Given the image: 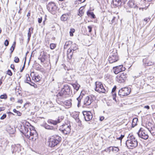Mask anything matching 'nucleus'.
<instances>
[{"instance_id":"1","label":"nucleus","mask_w":155,"mask_h":155,"mask_svg":"<svg viewBox=\"0 0 155 155\" xmlns=\"http://www.w3.org/2000/svg\"><path fill=\"white\" fill-rule=\"evenodd\" d=\"M32 128L31 130L28 126H21V131L27 138L35 141L38 138V134L33 127H32Z\"/></svg>"},{"instance_id":"2","label":"nucleus","mask_w":155,"mask_h":155,"mask_svg":"<svg viewBox=\"0 0 155 155\" xmlns=\"http://www.w3.org/2000/svg\"><path fill=\"white\" fill-rule=\"evenodd\" d=\"M72 93V91L70 87L68 84H65L63 88L61 91L59 92L56 96L58 98H61L66 97L67 95H70Z\"/></svg>"},{"instance_id":"3","label":"nucleus","mask_w":155,"mask_h":155,"mask_svg":"<svg viewBox=\"0 0 155 155\" xmlns=\"http://www.w3.org/2000/svg\"><path fill=\"white\" fill-rule=\"evenodd\" d=\"M61 140V138L58 135L52 136L48 141L49 146L50 147H53L57 145Z\"/></svg>"},{"instance_id":"4","label":"nucleus","mask_w":155,"mask_h":155,"mask_svg":"<svg viewBox=\"0 0 155 155\" xmlns=\"http://www.w3.org/2000/svg\"><path fill=\"white\" fill-rule=\"evenodd\" d=\"M131 139L128 140L126 141V144L129 148H132L136 147L138 145L137 141L134 137H130Z\"/></svg>"},{"instance_id":"5","label":"nucleus","mask_w":155,"mask_h":155,"mask_svg":"<svg viewBox=\"0 0 155 155\" xmlns=\"http://www.w3.org/2000/svg\"><path fill=\"white\" fill-rule=\"evenodd\" d=\"M71 126L67 124H63L60 126L59 130L65 135L69 134L71 132Z\"/></svg>"},{"instance_id":"6","label":"nucleus","mask_w":155,"mask_h":155,"mask_svg":"<svg viewBox=\"0 0 155 155\" xmlns=\"http://www.w3.org/2000/svg\"><path fill=\"white\" fill-rule=\"evenodd\" d=\"M47 8L50 12L53 14L57 10V6L54 2H51L47 5Z\"/></svg>"},{"instance_id":"7","label":"nucleus","mask_w":155,"mask_h":155,"mask_svg":"<svg viewBox=\"0 0 155 155\" xmlns=\"http://www.w3.org/2000/svg\"><path fill=\"white\" fill-rule=\"evenodd\" d=\"M118 60L117 53L116 51H113L111 53L109 57L108 58V61L110 63H113L117 61Z\"/></svg>"},{"instance_id":"8","label":"nucleus","mask_w":155,"mask_h":155,"mask_svg":"<svg viewBox=\"0 0 155 155\" xmlns=\"http://www.w3.org/2000/svg\"><path fill=\"white\" fill-rule=\"evenodd\" d=\"M96 87L95 90L99 93H105L106 90L104 87L102 83L100 82L97 81L95 82Z\"/></svg>"},{"instance_id":"9","label":"nucleus","mask_w":155,"mask_h":155,"mask_svg":"<svg viewBox=\"0 0 155 155\" xmlns=\"http://www.w3.org/2000/svg\"><path fill=\"white\" fill-rule=\"evenodd\" d=\"M130 88L128 87H124L121 88L118 92V94L121 97L129 95L130 92Z\"/></svg>"},{"instance_id":"10","label":"nucleus","mask_w":155,"mask_h":155,"mask_svg":"<svg viewBox=\"0 0 155 155\" xmlns=\"http://www.w3.org/2000/svg\"><path fill=\"white\" fill-rule=\"evenodd\" d=\"M137 134L140 137L144 140L147 139L149 137L146 131L142 128H140Z\"/></svg>"},{"instance_id":"11","label":"nucleus","mask_w":155,"mask_h":155,"mask_svg":"<svg viewBox=\"0 0 155 155\" xmlns=\"http://www.w3.org/2000/svg\"><path fill=\"white\" fill-rule=\"evenodd\" d=\"M127 74L124 73H121L120 75H118L117 77V80L119 83L124 82L126 80Z\"/></svg>"},{"instance_id":"12","label":"nucleus","mask_w":155,"mask_h":155,"mask_svg":"<svg viewBox=\"0 0 155 155\" xmlns=\"http://www.w3.org/2000/svg\"><path fill=\"white\" fill-rule=\"evenodd\" d=\"M85 120L86 121L91 120L93 117V115L90 111H84L82 112Z\"/></svg>"},{"instance_id":"13","label":"nucleus","mask_w":155,"mask_h":155,"mask_svg":"<svg viewBox=\"0 0 155 155\" xmlns=\"http://www.w3.org/2000/svg\"><path fill=\"white\" fill-rule=\"evenodd\" d=\"M125 69V68L123 67L122 65L115 66L113 68L114 72L115 74H118L119 73L124 71Z\"/></svg>"},{"instance_id":"14","label":"nucleus","mask_w":155,"mask_h":155,"mask_svg":"<svg viewBox=\"0 0 155 155\" xmlns=\"http://www.w3.org/2000/svg\"><path fill=\"white\" fill-rule=\"evenodd\" d=\"M64 117L63 116L59 117L57 120H53L51 119H49L48 120V123L49 124H52L54 125H56L58 123L61 122L64 119Z\"/></svg>"},{"instance_id":"15","label":"nucleus","mask_w":155,"mask_h":155,"mask_svg":"<svg viewBox=\"0 0 155 155\" xmlns=\"http://www.w3.org/2000/svg\"><path fill=\"white\" fill-rule=\"evenodd\" d=\"M92 102V96H87L84 99L83 101L84 105L85 106L89 105Z\"/></svg>"},{"instance_id":"16","label":"nucleus","mask_w":155,"mask_h":155,"mask_svg":"<svg viewBox=\"0 0 155 155\" xmlns=\"http://www.w3.org/2000/svg\"><path fill=\"white\" fill-rule=\"evenodd\" d=\"M127 6L130 8H133L134 9H137L138 7L135 4L133 0H130L127 3Z\"/></svg>"},{"instance_id":"17","label":"nucleus","mask_w":155,"mask_h":155,"mask_svg":"<svg viewBox=\"0 0 155 155\" xmlns=\"http://www.w3.org/2000/svg\"><path fill=\"white\" fill-rule=\"evenodd\" d=\"M74 51L72 49H68L67 51V55L68 58L69 59H71L73 55Z\"/></svg>"},{"instance_id":"18","label":"nucleus","mask_w":155,"mask_h":155,"mask_svg":"<svg viewBox=\"0 0 155 155\" xmlns=\"http://www.w3.org/2000/svg\"><path fill=\"white\" fill-rule=\"evenodd\" d=\"M113 3L114 5L117 7L120 6L122 2L120 0H113Z\"/></svg>"},{"instance_id":"19","label":"nucleus","mask_w":155,"mask_h":155,"mask_svg":"<svg viewBox=\"0 0 155 155\" xmlns=\"http://www.w3.org/2000/svg\"><path fill=\"white\" fill-rule=\"evenodd\" d=\"M154 127L153 123L151 122H148L146 125V128L149 131Z\"/></svg>"},{"instance_id":"20","label":"nucleus","mask_w":155,"mask_h":155,"mask_svg":"<svg viewBox=\"0 0 155 155\" xmlns=\"http://www.w3.org/2000/svg\"><path fill=\"white\" fill-rule=\"evenodd\" d=\"M33 28H32V27H31L29 28L28 32V41H29L30 40V38L31 37V34L33 33Z\"/></svg>"},{"instance_id":"21","label":"nucleus","mask_w":155,"mask_h":155,"mask_svg":"<svg viewBox=\"0 0 155 155\" xmlns=\"http://www.w3.org/2000/svg\"><path fill=\"white\" fill-rule=\"evenodd\" d=\"M69 15L67 14H63L61 17V20L65 21H66L68 18Z\"/></svg>"},{"instance_id":"22","label":"nucleus","mask_w":155,"mask_h":155,"mask_svg":"<svg viewBox=\"0 0 155 155\" xmlns=\"http://www.w3.org/2000/svg\"><path fill=\"white\" fill-rule=\"evenodd\" d=\"M44 126L45 129H47L53 130L54 129L53 126L49 125L46 123L44 124Z\"/></svg>"},{"instance_id":"23","label":"nucleus","mask_w":155,"mask_h":155,"mask_svg":"<svg viewBox=\"0 0 155 155\" xmlns=\"http://www.w3.org/2000/svg\"><path fill=\"white\" fill-rule=\"evenodd\" d=\"M84 9L83 7H81L79 9V12L78 13V15L80 16V17L82 16L84 14V12L83 11V9Z\"/></svg>"},{"instance_id":"24","label":"nucleus","mask_w":155,"mask_h":155,"mask_svg":"<svg viewBox=\"0 0 155 155\" xmlns=\"http://www.w3.org/2000/svg\"><path fill=\"white\" fill-rule=\"evenodd\" d=\"M12 150L13 153L14 152H15L18 150V147L15 145H12Z\"/></svg>"},{"instance_id":"25","label":"nucleus","mask_w":155,"mask_h":155,"mask_svg":"<svg viewBox=\"0 0 155 155\" xmlns=\"http://www.w3.org/2000/svg\"><path fill=\"white\" fill-rule=\"evenodd\" d=\"M64 104L66 106L70 107L71 105V100H69L66 101L64 102Z\"/></svg>"},{"instance_id":"26","label":"nucleus","mask_w":155,"mask_h":155,"mask_svg":"<svg viewBox=\"0 0 155 155\" xmlns=\"http://www.w3.org/2000/svg\"><path fill=\"white\" fill-rule=\"evenodd\" d=\"M87 14L88 16H91L93 18H95V15L93 12H90L89 11H88Z\"/></svg>"},{"instance_id":"27","label":"nucleus","mask_w":155,"mask_h":155,"mask_svg":"<svg viewBox=\"0 0 155 155\" xmlns=\"http://www.w3.org/2000/svg\"><path fill=\"white\" fill-rule=\"evenodd\" d=\"M137 121L138 119L137 118H134L133 119L132 123V125L133 127H134L136 125Z\"/></svg>"},{"instance_id":"28","label":"nucleus","mask_w":155,"mask_h":155,"mask_svg":"<svg viewBox=\"0 0 155 155\" xmlns=\"http://www.w3.org/2000/svg\"><path fill=\"white\" fill-rule=\"evenodd\" d=\"M74 89L76 90V91H78L80 87V86L79 84H72Z\"/></svg>"},{"instance_id":"29","label":"nucleus","mask_w":155,"mask_h":155,"mask_svg":"<svg viewBox=\"0 0 155 155\" xmlns=\"http://www.w3.org/2000/svg\"><path fill=\"white\" fill-rule=\"evenodd\" d=\"M26 79L25 82L28 84H30V82H31V80L29 74L26 75Z\"/></svg>"},{"instance_id":"30","label":"nucleus","mask_w":155,"mask_h":155,"mask_svg":"<svg viewBox=\"0 0 155 155\" xmlns=\"http://www.w3.org/2000/svg\"><path fill=\"white\" fill-rule=\"evenodd\" d=\"M82 98V96L80 95L78 97L77 99V101H78V107H79L80 106V104L81 103V100Z\"/></svg>"},{"instance_id":"31","label":"nucleus","mask_w":155,"mask_h":155,"mask_svg":"<svg viewBox=\"0 0 155 155\" xmlns=\"http://www.w3.org/2000/svg\"><path fill=\"white\" fill-rule=\"evenodd\" d=\"M153 136H155V127H153L151 130L149 131Z\"/></svg>"},{"instance_id":"32","label":"nucleus","mask_w":155,"mask_h":155,"mask_svg":"<svg viewBox=\"0 0 155 155\" xmlns=\"http://www.w3.org/2000/svg\"><path fill=\"white\" fill-rule=\"evenodd\" d=\"M69 49H72V51H73L76 50L77 49L76 44H74L72 45L71 46V48H69Z\"/></svg>"},{"instance_id":"33","label":"nucleus","mask_w":155,"mask_h":155,"mask_svg":"<svg viewBox=\"0 0 155 155\" xmlns=\"http://www.w3.org/2000/svg\"><path fill=\"white\" fill-rule=\"evenodd\" d=\"M13 111L16 114V115H17L18 116H20L21 114V113L20 112L17 110L15 109H13Z\"/></svg>"},{"instance_id":"34","label":"nucleus","mask_w":155,"mask_h":155,"mask_svg":"<svg viewBox=\"0 0 155 155\" xmlns=\"http://www.w3.org/2000/svg\"><path fill=\"white\" fill-rule=\"evenodd\" d=\"M15 44H16L15 42H14L13 45L11 47V48L10 49L11 51V53H12L13 52V51L14 50V49H15Z\"/></svg>"},{"instance_id":"35","label":"nucleus","mask_w":155,"mask_h":155,"mask_svg":"<svg viewBox=\"0 0 155 155\" xmlns=\"http://www.w3.org/2000/svg\"><path fill=\"white\" fill-rule=\"evenodd\" d=\"M38 59L41 61L42 63L44 62L45 60V57H43V56H40L38 58Z\"/></svg>"},{"instance_id":"36","label":"nucleus","mask_w":155,"mask_h":155,"mask_svg":"<svg viewBox=\"0 0 155 155\" xmlns=\"http://www.w3.org/2000/svg\"><path fill=\"white\" fill-rule=\"evenodd\" d=\"M56 47V44L54 43H51L50 45V48L51 49L53 50Z\"/></svg>"},{"instance_id":"37","label":"nucleus","mask_w":155,"mask_h":155,"mask_svg":"<svg viewBox=\"0 0 155 155\" xmlns=\"http://www.w3.org/2000/svg\"><path fill=\"white\" fill-rule=\"evenodd\" d=\"M74 118L75 119L77 122H79L80 121V120L78 117V114H76L74 117Z\"/></svg>"},{"instance_id":"38","label":"nucleus","mask_w":155,"mask_h":155,"mask_svg":"<svg viewBox=\"0 0 155 155\" xmlns=\"http://www.w3.org/2000/svg\"><path fill=\"white\" fill-rule=\"evenodd\" d=\"M7 97V96L6 94L2 95L0 96V98L1 99H6Z\"/></svg>"},{"instance_id":"39","label":"nucleus","mask_w":155,"mask_h":155,"mask_svg":"<svg viewBox=\"0 0 155 155\" xmlns=\"http://www.w3.org/2000/svg\"><path fill=\"white\" fill-rule=\"evenodd\" d=\"M75 29L74 28L71 29L70 31V35L71 36H73V33L75 32Z\"/></svg>"},{"instance_id":"40","label":"nucleus","mask_w":155,"mask_h":155,"mask_svg":"<svg viewBox=\"0 0 155 155\" xmlns=\"http://www.w3.org/2000/svg\"><path fill=\"white\" fill-rule=\"evenodd\" d=\"M112 148V151H115L117 152L119 151V148L117 147H111Z\"/></svg>"},{"instance_id":"41","label":"nucleus","mask_w":155,"mask_h":155,"mask_svg":"<svg viewBox=\"0 0 155 155\" xmlns=\"http://www.w3.org/2000/svg\"><path fill=\"white\" fill-rule=\"evenodd\" d=\"M34 79L37 81H39L40 79V77L38 75L35 76L34 77Z\"/></svg>"},{"instance_id":"42","label":"nucleus","mask_w":155,"mask_h":155,"mask_svg":"<svg viewBox=\"0 0 155 155\" xmlns=\"http://www.w3.org/2000/svg\"><path fill=\"white\" fill-rule=\"evenodd\" d=\"M14 61L15 63H18L19 61V59L18 57H15L14 58Z\"/></svg>"},{"instance_id":"43","label":"nucleus","mask_w":155,"mask_h":155,"mask_svg":"<svg viewBox=\"0 0 155 155\" xmlns=\"http://www.w3.org/2000/svg\"><path fill=\"white\" fill-rule=\"evenodd\" d=\"M67 79L68 80L70 81L72 80V78L71 76L70 75L68 74H67Z\"/></svg>"},{"instance_id":"44","label":"nucleus","mask_w":155,"mask_h":155,"mask_svg":"<svg viewBox=\"0 0 155 155\" xmlns=\"http://www.w3.org/2000/svg\"><path fill=\"white\" fill-rule=\"evenodd\" d=\"M7 74L10 76H12V73L10 70H8L7 71Z\"/></svg>"},{"instance_id":"45","label":"nucleus","mask_w":155,"mask_h":155,"mask_svg":"<svg viewBox=\"0 0 155 155\" xmlns=\"http://www.w3.org/2000/svg\"><path fill=\"white\" fill-rule=\"evenodd\" d=\"M92 27L91 26H88L87 27L88 29V32L90 33L92 31Z\"/></svg>"},{"instance_id":"46","label":"nucleus","mask_w":155,"mask_h":155,"mask_svg":"<svg viewBox=\"0 0 155 155\" xmlns=\"http://www.w3.org/2000/svg\"><path fill=\"white\" fill-rule=\"evenodd\" d=\"M30 75L32 77L33 79L34 78L35 76H36L34 72H32L30 74Z\"/></svg>"},{"instance_id":"47","label":"nucleus","mask_w":155,"mask_h":155,"mask_svg":"<svg viewBox=\"0 0 155 155\" xmlns=\"http://www.w3.org/2000/svg\"><path fill=\"white\" fill-rule=\"evenodd\" d=\"M9 41L7 40H6L4 42V45L6 46H7L9 44Z\"/></svg>"},{"instance_id":"48","label":"nucleus","mask_w":155,"mask_h":155,"mask_svg":"<svg viewBox=\"0 0 155 155\" xmlns=\"http://www.w3.org/2000/svg\"><path fill=\"white\" fill-rule=\"evenodd\" d=\"M6 117V114H4L0 118V119L1 120H3Z\"/></svg>"},{"instance_id":"49","label":"nucleus","mask_w":155,"mask_h":155,"mask_svg":"<svg viewBox=\"0 0 155 155\" xmlns=\"http://www.w3.org/2000/svg\"><path fill=\"white\" fill-rule=\"evenodd\" d=\"M42 21V18L41 17L38 18V22L39 23H41Z\"/></svg>"},{"instance_id":"50","label":"nucleus","mask_w":155,"mask_h":155,"mask_svg":"<svg viewBox=\"0 0 155 155\" xmlns=\"http://www.w3.org/2000/svg\"><path fill=\"white\" fill-rule=\"evenodd\" d=\"M17 102V103H20L21 104L23 103V100L22 99H19L18 100Z\"/></svg>"},{"instance_id":"51","label":"nucleus","mask_w":155,"mask_h":155,"mask_svg":"<svg viewBox=\"0 0 155 155\" xmlns=\"http://www.w3.org/2000/svg\"><path fill=\"white\" fill-rule=\"evenodd\" d=\"M150 20V19L149 18H146L144 19V21L146 22H147Z\"/></svg>"},{"instance_id":"52","label":"nucleus","mask_w":155,"mask_h":155,"mask_svg":"<svg viewBox=\"0 0 155 155\" xmlns=\"http://www.w3.org/2000/svg\"><path fill=\"white\" fill-rule=\"evenodd\" d=\"M116 89V86H114V87L112 89V93H114V91H115Z\"/></svg>"},{"instance_id":"53","label":"nucleus","mask_w":155,"mask_h":155,"mask_svg":"<svg viewBox=\"0 0 155 155\" xmlns=\"http://www.w3.org/2000/svg\"><path fill=\"white\" fill-rule=\"evenodd\" d=\"M30 14H31V11H29L28 12L27 15V17H28V18H29V16H30Z\"/></svg>"},{"instance_id":"54","label":"nucleus","mask_w":155,"mask_h":155,"mask_svg":"<svg viewBox=\"0 0 155 155\" xmlns=\"http://www.w3.org/2000/svg\"><path fill=\"white\" fill-rule=\"evenodd\" d=\"M15 99L14 97H11L10 98V100L12 101V102H14L15 101Z\"/></svg>"},{"instance_id":"55","label":"nucleus","mask_w":155,"mask_h":155,"mask_svg":"<svg viewBox=\"0 0 155 155\" xmlns=\"http://www.w3.org/2000/svg\"><path fill=\"white\" fill-rule=\"evenodd\" d=\"M147 65L148 66H150V65H152L153 64V63H152V62H148L147 63Z\"/></svg>"},{"instance_id":"56","label":"nucleus","mask_w":155,"mask_h":155,"mask_svg":"<svg viewBox=\"0 0 155 155\" xmlns=\"http://www.w3.org/2000/svg\"><path fill=\"white\" fill-rule=\"evenodd\" d=\"M10 67L11 68L13 69V70H14L15 69V66H14V65L13 64H12L11 65V66H10Z\"/></svg>"},{"instance_id":"57","label":"nucleus","mask_w":155,"mask_h":155,"mask_svg":"<svg viewBox=\"0 0 155 155\" xmlns=\"http://www.w3.org/2000/svg\"><path fill=\"white\" fill-rule=\"evenodd\" d=\"M30 85L32 86H34V85H35V83L32 82L31 81V82H30V84H29Z\"/></svg>"},{"instance_id":"58","label":"nucleus","mask_w":155,"mask_h":155,"mask_svg":"<svg viewBox=\"0 0 155 155\" xmlns=\"http://www.w3.org/2000/svg\"><path fill=\"white\" fill-rule=\"evenodd\" d=\"M144 107L147 109H149L150 108V107L148 105L145 106Z\"/></svg>"},{"instance_id":"59","label":"nucleus","mask_w":155,"mask_h":155,"mask_svg":"<svg viewBox=\"0 0 155 155\" xmlns=\"http://www.w3.org/2000/svg\"><path fill=\"white\" fill-rule=\"evenodd\" d=\"M111 147H109L108 148V149L109 150V152H110V150H112V148H111Z\"/></svg>"},{"instance_id":"60","label":"nucleus","mask_w":155,"mask_h":155,"mask_svg":"<svg viewBox=\"0 0 155 155\" xmlns=\"http://www.w3.org/2000/svg\"><path fill=\"white\" fill-rule=\"evenodd\" d=\"M104 119V117H100V120L101 121L103 120Z\"/></svg>"},{"instance_id":"61","label":"nucleus","mask_w":155,"mask_h":155,"mask_svg":"<svg viewBox=\"0 0 155 155\" xmlns=\"http://www.w3.org/2000/svg\"><path fill=\"white\" fill-rule=\"evenodd\" d=\"M25 68V66H23V67H22V69L20 70V72H22V71Z\"/></svg>"},{"instance_id":"62","label":"nucleus","mask_w":155,"mask_h":155,"mask_svg":"<svg viewBox=\"0 0 155 155\" xmlns=\"http://www.w3.org/2000/svg\"><path fill=\"white\" fill-rule=\"evenodd\" d=\"M122 3H123L124 4L126 2H127V0H120Z\"/></svg>"},{"instance_id":"63","label":"nucleus","mask_w":155,"mask_h":155,"mask_svg":"<svg viewBox=\"0 0 155 155\" xmlns=\"http://www.w3.org/2000/svg\"><path fill=\"white\" fill-rule=\"evenodd\" d=\"M124 135H121V136L120 137V138H121V139H122V138L124 137Z\"/></svg>"},{"instance_id":"64","label":"nucleus","mask_w":155,"mask_h":155,"mask_svg":"<svg viewBox=\"0 0 155 155\" xmlns=\"http://www.w3.org/2000/svg\"><path fill=\"white\" fill-rule=\"evenodd\" d=\"M112 94L113 95V96H114V97H116V94L115 93H112Z\"/></svg>"}]
</instances>
